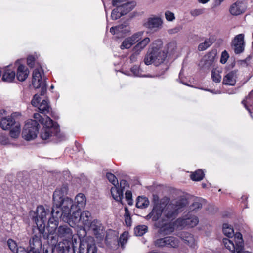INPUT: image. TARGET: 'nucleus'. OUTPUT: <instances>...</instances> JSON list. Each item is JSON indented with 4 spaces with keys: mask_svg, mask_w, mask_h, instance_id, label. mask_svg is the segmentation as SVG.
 I'll return each instance as SVG.
<instances>
[{
    "mask_svg": "<svg viewBox=\"0 0 253 253\" xmlns=\"http://www.w3.org/2000/svg\"><path fill=\"white\" fill-rule=\"evenodd\" d=\"M56 234L60 238L70 239L72 238L73 231L67 225H60L56 230Z\"/></svg>",
    "mask_w": 253,
    "mask_h": 253,
    "instance_id": "nucleus-18",
    "label": "nucleus"
},
{
    "mask_svg": "<svg viewBox=\"0 0 253 253\" xmlns=\"http://www.w3.org/2000/svg\"><path fill=\"white\" fill-rule=\"evenodd\" d=\"M150 42V40L149 38H145L133 47V51L138 54L148 45Z\"/></svg>",
    "mask_w": 253,
    "mask_h": 253,
    "instance_id": "nucleus-32",
    "label": "nucleus"
},
{
    "mask_svg": "<svg viewBox=\"0 0 253 253\" xmlns=\"http://www.w3.org/2000/svg\"><path fill=\"white\" fill-rule=\"evenodd\" d=\"M7 245L9 249L14 253H16L19 250V247H17L16 242L11 239L8 240Z\"/></svg>",
    "mask_w": 253,
    "mask_h": 253,
    "instance_id": "nucleus-46",
    "label": "nucleus"
},
{
    "mask_svg": "<svg viewBox=\"0 0 253 253\" xmlns=\"http://www.w3.org/2000/svg\"><path fill=\"white\" fill-rule=\"evenodd\" d=\"M204 176V172L201 169H198L191 174V178L193 181H200L203 178Z\"/></svg>",
    "mask_w": 253,
    "mask_h": 253,
    "instance_id": "nucleus-43",
    "label": "nucleus"
},
{
    "mask_svg": "<svg viewBox=\"0 0 253 253\" xmlns=\"http://www.w3.org/2000/svg\"><path fill=\"white\" fill-rule=\"evenodd\" d=\"M211 78L212 80L215 83H219L221 80V76L218 71L212 70L211 72Z\"/></svg>",
    "mask_w": 253,
    "mask_h": 253,
    "instance_id": "nucleus-48",
    "label": "nucleus"
},
{
    "mask_svg": "<svg viewBox=\"0 0 253 253\" xmlns=\"http://www.w3.org/2000/svg\"><path fill=\"white\" fill-rule=\"evenodd\" d=\"M122 2V0H112V5L114 6L117 7L115 9L113 10L112 12L111 17L112 19L117 20L123 16L121 13L122 12L121 8L118 7V4H120Z\"/></svg>",
    "mask_w": 253,
    "mask_h": 253,
    "instance_id": "nucleus-28",
    "label": "nucleus"
},
{
    "mask_svg": "<svg viewBox=\"0 0 253 253\" xmlns=\"http://www.w3.org/2000/svg\"><path fill=\"white\" fill-rule=\"evenodd\" d=\"M9 139L8 137L3 134H1L0 136V143L2 145H7L9 144Z\"/></svg>",
    "mask_w": 253,
    "mask_h": 253,
    "instance_id": "nucleus-55",
    "label": "nucleus"
},
{
    "mask_svg": "<svg viewBox=\"0 0 253 253\" xmlns=\"http://www.w3.org/2000/svg\"><path fill=\"white\" fill-rule=\"evenodd\" d=\"M214 42V40L213 38H211V37L207 38L205 39L204 42L201 43L199 44L198 49L200 51H204L211 46Z\"/></svg>",
    "mask_w": 253,
    "mask_h": 253,
    "instance_id": "nucleus-35",
    "label": "nucleus"
},
{
    "mask_svg": "<svg viewBox=\"0 0 253 253\" xmlns=\"http://www.w3.org/2000/svg\"><path fill=\"white\" fill-rule=\"evenodd\" d=\"M163 42L161 40H155L149 48L144 59V63L147 65L154 64L156 66L163 64L166 61L167 53L162 50Z\"/></svg>",
    "mask_w": 253,
    "mask_h": 253,
    "instance_id": "nucleus-2",
    "label": "nucleus"
},
{
    "mask_svg": "<svg viewBox=\"0 0 253 253\" xmlns=\"http://www.w3.org/2000/svg\"><path fill=\"white\" fill-rule=\"evenodd\" d=\"M16 123H19L16 122L14 118L11 117H4L1 119L0 126L3 130H7L12 128Z\"/></svg>",
    "mask_w": 253,
    "mask_h": 253,
    "instance_id": "nucleus-23",
    "label": "nucleus"
},
{
    "mask_svg": "<svg viewBox=\"0 0 253 253\" xmlns=\"http://www.w3.org/2000/svg\"><path fill=\"white\" fill-rule=\"evenodd\" d=\"M16 253H32L28 249L26 250L25 248L22 247H19V250Z\"/></svg>",
    "mask_w": 253,
    "mask_h": 253,
    "instance_id": "nucleus-60",
    "label": "nucleus"
},
{
    "mask_svg": "<svg viewBox=\"0 0 253 253\" xmlns=\"http://www.w3.org/2000/svg\"><path fill=\"white\" fill-rule=\"evenodd\" d=\"M106 177L108 180L114 186L118 185V181L116 177L111 173H107Z\"/></svg>",
    "mask_w": 253,
    "mask_h": 253,
    "instance_id": "nucleus-49",
    "label": "nucleus"
},
{
    "mask_svg": "<svg viewBox=\"0 0 253 253\" xmlns=\"http://www.w3.org/2000/svg\"><path fill=\"white\" fill-rule=\"evenodd\" d=\"M164 219L162 221H158L155 223V226L159 228L158 233L162 235L165 236L170 234L174 231L173 227L170 224L164 222Z\"/></svg>",
    "mask_w": 253,
    "mask_h": 253,
    "instance_id": "nucleus-16",
    "label": "nucleus"
},
{
    "mask_svg": "<svg viewBox=\"0 0 253 253\" xmlns=\"http://www.w3.org/2000/svg\"><path fill=\"white\" fill-rule=\"evenodd\" d=\"M15 72L7 68L4 70L2 77V80L5 82H11L15 79Z\"/></svg>",
    "mask_w": 253,
    "mask_h": 253,
    "instance_id": "nucleus-33",
    "label": "nucleus"
},
{
    "mask_svg": "<svg viewBox=\"0 0 253 253\" xmlns=\"http://www.w3.org/2000/svg\"><path fill=\"white\" fill-rule=\"evenodd\" d=\"M20 133V123H16L15 126L11 128L10 131V135L11 138L16 139L19 136Z\"/></svg>",
    "mask_w": 253,
    "mask_h": 253,
    "instance_id": "nucleus-37",
    "label": "nucleus"
},
{
    "mask_svg": "<svg viewBox=\"0 0 253 253\" xmlns=\"http://www.w3.org/2000/svg\"><path fill=\"white\" fill-rule=\"evenodd\" d=\"M40 126L36 120L33 119L26 121L22 132V137L27 141L35 139L39 132Z\"/></svg>",
    "mask_w": 253,
    "mask_h": 253,
    "instance_id": "nucleus-6",
    "label": "nucleus"
},
{
    "mask_svg": "<svg viewBox=\"0 0 253 253\" xmlns=\"http://www.w3.org/2000/svg\"><path fill=\"white\" fill-rule=\"evenodd\" d=\"M176 48V44L175 42H171L168 44V50L172 53Z\"/></svg>",
    "mask_w": 253,
    "mask_h": 253,
    "instance_id": "nucleus-56",
    "label": "nucleus"
},
{
    "mask_svg": "<svg viewBox=\"0 0 253 253\" xmlns=\"http://www.w3.org/2000/svg\"><path fill=\"white\" fill-rule=\"evenodd\" d=\"M75 248L73 242L65 239L63 241L59 242L55 249L58 253H75Z\"/></svg>",
    "mask_w": 253,
    "mask_h": 253,
    "instance_id": "nucleus-13",
    "label": "nucleus"
},
{
    "mask_svg": "<svg viewBox=\"0 0 253 253\" xmlns=\"http://www.w3.org/2000/svg\"><path fill=\"white\" fill-rule=\"evenodd\" d=\"M132 197V195L131 192L129 190L126 191L125 193V198L126 201H127V203L129 205H132L133 204Z\"/></svg>",
    "mask_w": 253,
    "mask_h": 253,
    "instance_id": "nucleus-51",
    "label": "nucleus"
},
{
    "mask_svg": "<svg viewBox=\"0 0 253 253\" xmlns=\"http://www.w3.org/2000/svg\"><path fill=\"white\" fill-rule=\"evenodd\" d=\"M81 224H82L86 228L91 223L92 217L91 213L87 211L81 212Z\"/></svg>",
    "mask_w": 253,
    "mask_h": 253,
    "instance_id": "nucleus-29",
    "label": "nucleus"
},
{
    "mask_svg": "<svg viewBox=\"0 0 253 253\" xmlns=\"http://www.w3.org/2000/svg\"><path fill=\"white\" fill-rule=\"evenodd\" d=\"M32 84L35 88H41V95H44L47 91L46 81L42 80L41 74L38 69H35L33 73Z\"/></svg>",
    "mask_w": 253,
    "mask_h": 253,
    "instance_id": "nucleus-8",
    "label": "nucleus"
},
{
    "mask_svg": "<svg viewBox=\"0 0 253 253\" xmlns=\"http://www.w3.org/2000/svg\"><path fill=\"white\" fill-rule=\"evenodd\" d=\"M117 31L122 34H126L130 31V27L127 22L117 26Z\"/></svg>",
    "mask_w": 253,
    "mask_h": 253,
    "instance_id": "nucleus-42",
    "label": "nucleus"
},
{
    "mask_svg": "<svg viewBox=\"0 0 253 253\" xmlns=\"http://www.w3.org/2000/svg\"><path fill=\"white\" fill-rule=\"evenodd\" d=\"M118 186H119L120 189L122 190V191L124 192L125 188L128 186V184L126 180L122 179L120 180V185H118Z\"/></svg>",
    "mask_w": 253,
    "mask_h": 253,
    "instance_id": "nucleus-57",
    "label": "nucleus"
},
{
    "mask_svg": "<svg viewBox=\"0 0 253 253\" xmlns=\"http://www.w3.org/2000/svg\"><path fill=\"white\" fill-rule=\"evenodd\" d=\"M188 204L186 198L182 197L167 204L163 208V216L167 219H174Z\"/></svg>",
    "mask_w": 253,
    "mask_h": 253,
    "instance_id": "nucleus-3",
    "label": "nucleus"
},
{
    "mask_svg": "<svg viewBox=\"0 0 253 253\" xmlns=\"http://www.w3.org/2000/svg\"><path fill=\"white\" fill-rule=\"evenodd\" d=\"M223 232L224 234L229 238H232L234 235L233 228L227 223L223 224Z\"/></svg>",
    "mask_w": 253,
    "mask_h": 253,
    "instance_id": "nucleus-38",
    "label": "nucleus"
},
{
    "mask_svg": "<svg viewBox=\"0 0 253 253\" xmlns=\"http://www.w3.org/2000/svg\"><path fill=\"white\" fill-rule=\"evenodd\" d=\"M131 71L135 76H140L139 69L137 66H134L131 68Z\"/></svg>",
    "mask_w": 253,
    "mask_h": 253,
    "instance_id": "nucleus-59",
    "label": "nucleus"
},
{
    "mask_svg": "<svg viewBox=\"0 0 253 253\" xmlns=\"http://www.w3.org/2000/svg\"><path fill=\"white\" fill-rule=\"evenodd\" d=\"M177 224L183 227L191 228L195 226L199 222L198 217L191 214L183 218H178L176 220Z\"/></svg>",
    "mask_w": 253,
    "mask_h": 253,
    "instance_id": "nucleus-15",
    "label": "nucleus"
},
{
    "mask_svg": "<svg viewBox=\"0 0 253 253\" xmlns=\"http://www.w3.org/2000/svg\"><path fill=\"white\" fill-rule=\"evenodd\" d=\"M125 217H126V216H130L129 210L127 207L125 208Z\"/></svg>",
    "mask_w": 253,
    "mask_h": 253,
    "instance_id": "nucleus-64",
    "label": "nucleus"
},
{
    "mask_svg": "<svg viewBox=\"0 0 253 253\" xmlns=\"http://www.w3.org/2000/svg\"><path fill=\"white\" fill-rule=\"evenodd\" d=\"M162 214L163 215L162 206L159 205H156L153 207L151 212L146 216V219H149L152 218L153 221H157Z\"/></svg>",
    "mask_w": 253,
    "mask_h": 253,
    "instance_id": "nucleus-22",
    "label": "nucleus"
},
{
    "mask_svg": "<svg viewBox=\"0 0 253 253\" xmlns=\"http://www.w3.org/2000/svg\"><path fill=\"white\" fill-rule=\"evenodd\" d=\"M229 57V56L228 52L226 50H224L222 52L220 62L222 64H225L227 62Z\"/></svg>",
    "mask_w": 253,
    "mask_h": 253,
    "instance_id": "nucleus-53",
    "label": "nucleus"
},
{
    "mask_svg": "<svg viewBox=\"0 0 253 253\" xmlns=\"http://www.w3.org/2000/svg\"><path fill=\"white\" fill-rule=\"evenodd\" d=\"M204 12V9H194L190 11V14L194 17L198 16Z\"/></svg>",
    "mask_w": 253,
    "mask_h": 253,
    "instance_id": "nucleus-52",
    "label": "nucleus"
},
{
    "mask_svg": "<svg viewBox=\"0 0 253 253\" xmlns=\"http://www.w3.org/2000/svg\"><path fill=\"white\" fill-rule=\"evenodd\" d=\"M80 210L75 209V211L71 214V211L67 215V218L68 220H63L65 222L69 223V224H73L76 225L77 224L81 223V212L79 211Z\"/></svg>",
    "mask_w": 253,
    "mask_h": 253,
    "instance_id": "nucleus-21",
    "label": "nucleus"
},
{
    "mask_svg": "<svg viewBox=\"0 0 253 253\" xmlns=\"http://www.w3.org/2000/svg\"><path fill=\"white\" fill-rule=\"evenodd\" d=\"M37 230H35V232H33L34 234L29 241V250L32 253H41L42 251L41 235L39 231L36 232Z\"/></svg>",
    "mask_w": 253,
    "mask_h": 253,
    "instance_id": "nucleus-10",
    "label": "nucleus"
},
{
    "mask_svg": "<svg viewBox=\"0 0 253 253\" xmlns=\"http://www.w3.org/2000/svg\"><path fill=\"white\" fill-rule=\"evenodd\" d=\"M154 245L158 248H175L179 245V240L173 236H167L156 239L154 241Z\"/></svg>",
    "mask_w": 253,
    "mask_h": 253,
    "instance_id": "nucleus-9",
    "label": "nucleus"
},
{
    "mask_svg": "<svg viewBox=\"0 0 253 253\" xmlns=\"http://www.w3.org/2000/svg\"><path fill=\"white\" fill-rule=\"evenodd\" d=\"M143 33V31L138 32L132 35L131 37H129V39L134 44L142 38Z\"/></svg>",
    "mask_w": 253,
    "mask_h": 253,
    "instance_id": "nucleus-45",
    "label": "nucleus"
},
{
    "mask_svg": "<svg viewBox=\"0 0 253 253\" xmlns=\"http://www.w3.org/2000/svg\"><path fill=\"white\" fill-rule=\"evenodd\" d=\"M148 231V227L145 225H138L134 228V232L136 236H141Z\"/></svg>",
    "mask_w": 253,
    "mask_h": 253,
    "instance_id": "nucleus-39",
    "label": "nucleus"
},
{
    "mask_svg": "<svg viewBox=\"0 0 253 253\" xmlns=\"http://www.w3.org/2000/svg\"><path fill=\"white\" fill-rule=\"evenodd\" d=\"M231 47L236 54H240L244 51L245 42L243 34H238L234 37L231 42Z\"/></svg>",
    "mask_w": 253,
    "mask_h": 253,
    "instance_id": "nucleus-11",
    "label": "nucleus"
},
{
    "mask_svg": "<svg viewBox=\"0 0 253 253\" xmlns=\"http://www.w3.org/2000/svg\"><path fill=\"white\" fill-rule=\"evenodd\" d=\"M45 209H48L50 212L48 214L46 215H50V217L48 219V224H53V226H51V229L50 230H53L55 231V230L57 229L58 225V219L59 218L62 219V213L59 212V209H57L54 210L52 208L51 211L50 210L49 207L46 206V207H44Z\"/></svg>",
    "mask_w": 253,
    "mask_h": 253,
    "instance_id": "nucleus-12",
    "label": "nucleus"
},
{
    "mask_svg": "<svg viewBox=\"0 0 253 253\" xmlns=\"http://www.w3.org/2000/svg\"><path fill=\"white\" fill-rule=\"evenodd\" d=\"M149 204V200L145 197L139 196L137 198L136 206L138 208L143 209L147 207Z\"/></svg>",
    "mask_w": 253,
    "mask_h": 253,
    "instance_id": "nucleus-36",
    "label": "nucleus"
},
{
    "mask_svg": "<svg viewBox=\"0 0 253 253\" xmlns=\"http://www.w3.org/2000/svg\"><path fill=\"white\" fill-rule=\"evenodd\" d=\"M49 212L48 209H45L43 206L40 205L37 207L36 211H30V215L32 216V221L36 225L34 232H35V230L39 231L41 235H42L43 238L46 240L47 243L51 246L53 249L56 248L59 237L53 230L47 229V231H45L46 215Z\"/></svg>",
    "mask_w": 253,
    "mask_h": 253,
    "instance_id": "nucleus-1",
    "label": "nucleus"
},
{
    "mask_svg": "<svg viewBox=\"0 0 253 253\" xmlns=\"http://www.w3.org/2000/svg\"><path fill=\"white\" fill-rule=\"evenodd\" d=\"M58 202L57 203L55 201H53L52 208L54 210L59 209V212L62 214V220H68L67 215L74 208L73 200L69 197H65L60 198Z\"/></svg>",
    "mask_w": 253,
    "mask_h": 253,
    "instance_id": "nucleus-7",
    "label": "nucleus"
},
{
    "mask_svg": "<svg viewBox=\"0 0 253 253\" xmlns=\"http://www.w3.org/2000/svg\"><path fill=\"white\" fill-rule=\"evenodd\" d=\"M34 120H36L38 123L40 122L42 124H43L44 125V123L45 121H44V119L41 116V115L39 113H35L34 114Z\"/></svg>",
    "mask_w": 253,
    "mask_h": 253,
    "instance_id": "nucleus-54",
    "label": "nucleus"
},
{
    "mask_svg": "<svg viewBox=\"0 0 253 253\" xmlns=\"http://www.w3.org/2000/svg\"><path fill=\"white\" fill-rule=\"evenodd\" d=\"M165 16L166 20L168 21L171 22L175 19V17L174 13L169 10H167L165 11Z\"/></svg>",
    "mask_w": 253,
    "mask_h": 253,
    "instance_id": "nucleus-50",
    "label": "nucleus"
},
{
    "mask_svg": "<svg viewBox=\"0 0 253 253\" xmlns=\"http://www.w3.org/2000/svg\"><path fill=\"white\" fill-rule=\"evenodd\" d=\"M82 231L83 235L78 233L80 240L78 253H97V248L93 237L85 236V230Z\"/></svg>",
    "mask_w": 253,
    "mask_h": 253,
    "instance_id": "nucleus-5",
    "label": "nucleus"
},
{
    "mask_svg": "<svg viewBox=\"0 0 253 253\" xmlns=\"http://www.w3.org/2000/svg\"><path fill=\"white\" fill-rule=\"evenodd\" d=\"M40 137L42 140L48 141L61 138L59 125L54 123L50 117L46 116L44 127L41 130Z\"/></svg>",
    "mask_w": 253,
    "mask_h": 253,
    "instance_id": "nucleus-4",
    "label": "nucleus"
},
{
    "mask_svg": "<svg viewBox=\"0 0 253 253\" xmlns=\"http://www.w3.org/2000/svg\"><path fill=\"white\" fill-rule=\"evenodd\" d=\"M163 20L160 17H154L149 18L145 24V26L151 30L157 31L162 27Z\"/></svg>",
    "mask_w": 253,
    "mask_h": 253,
    "instance_id": "nucleus-19",
    "label": "nucleus"
},
{
    "mask_svg": "<svg viewBox=\"0 0 253 253\" xmlns=\"http://www.w3.org/2000/svg\"><path fill=\"white\" fill-rule=\"evenodd\" d=\"M111 193L113 199L118 202H121L123 198V192L117 185L114 186L111 189Z\"/></svg>",
    "mask_w": 253,
    "mask_h": 253,
    "instance_id": "nucleus-30",
    "label": "nucleus"
},
{
    "mask_svg": "<svg viewBox=\"0 0 253 253\" xmlns=\"http://www.w3.org/2000/svg\"><path fill=\"white\" fill-rule=\"evenodd\" d=\"M110 32L113 35L119 33L118 31H117V26L111 27L110 29Z\"/></svg>",
    "mask_w": 253,
    "mask_h": 253,
    "instance_id": "nucleus-63",
    "label": "nucleus"
},
{
    "mask_svg": "<svg viewBox=\"0 0 253 253\" xmlns=\"http://www.w3.org/2000/svg\"><path fill=\"white\" fill-rule=\"evenodd\" d=\"M223 243L224 244L225 247L230 250L231 251H236L237 252V248H236V244L233 242V241L224 238L223 240Z\"/></svg>",
    "mask_w": 253,
    "mask_h": 253,
    "instance_id": "nucleus-40",
    "label": "nucleus"
},
{
    "mask_svg": "<svg viewBox=\"0 0 253 253\" xmlns=\"http://www.w3.org/2000/svg\"><path fill=\"white\" fill-rule=\"evenodd\" d=\"M237 71L233 70L229 72L223 78L222 83L225 85L234 86L236 82Z\"/></svg>",
    "mask_w": 253,
    "mask_h": 253,
    "instance_id": "nucleus-24",
    "label": "nucleus"
},
{
    "mask_svg": "<svg viewBox=\"0 0 253 253\" xmlns=\"http://www.w3.org/2000/svg\"><path fill=\"white\" fill-rule=\"evenodd\" d=\"M180 29H181L180 27H175L174 28H173V29L169 30V34L176 33L178 32H179L180 30Z\"/></svg>",
    "mask_w": 253,
    "mask_h": 253,
    "instance_id": "nucleus-62",
    "label": "nucleus"
},
{
    "mask_svg": "<svg viewBox=\"0 0 253 253\" xmlns=\"http://www.w3.org/2000/svg\"><path fill=\"white\" fill-rule=\"evenodd\" d=\"M246 8L244 4L241 2L237 1L232 4L229 8L230 14L233 16H238L244 13Z\"/></svg>",
    "mask_w": 253,
    "mask_h": 253,
    "instance_id": "nucleus-20",
    "label": "nucleus"
},
{
    "mask_svg": "<svg viewBox=\"0 0 253 253\" xmlns=\"http://www.w3.org/2000/svg\"><path fill=\"white\" fill-rule=\"evenodd\" d=\"M133 44V43H132V42L130 41V39H129V38L128 37L123 41L120 47L122 49H129L132 46Z\"/></svg>",
    "mask_w": 253,
    "mask_h": 253,
    "instance_id": "nucleus-47",
    "label": "nucleus"
},
{
    "mask_svg": "<svg viewBox=\"0 0 253 253\" xmlns=\"http://www.w3.org/2000/svg\"><path fill=\"white\" fill-rule=\"evenodd\" d=\"M68 187L66 185H63L60 188L57 189L54 192L53 194V201H55L56 202L58 203L60 198L65 197V194L67 193Z\"/></svg>",
    "mask_w": 253,
    "mask_h": 253,
    "instance_id": "nucleus-26",
    "label": "nucleus"
},
{
    "mask_svg": "<svg viewBox=\"0 0 253 253\" xmlns=\"http://www.w3.org/2000/svg\"><path fill=\"white\" fill-rule=\"evenodd\" d=\"M118 7L119 8H121V10L122 11V12L121 13L123 16L132 10L133 8L134 5H133L132 2H127L123 4H118Z\"/></svg>",
    "mask_w": 253,
    "mask_h": 253,
    "instance_id": "nucleus-34",
    "label": "nucleus"
},
{
    "mask_svg": "<svg viewBox=\"0 0 253 253\" xmlns=\"http://www.w3.org/2000/svg\"><path fill=\"white\" fill-rule=\"evenodd\" d=\"M125 222L127 226L131 225V218L130 216H126L125 217Z\"/></svg>",
    "mask_w": 253,
    "mask_h": 253,
    "instance_id": "nucleus-61",
    "label": "nucleus"
},
{
    "mask_svg": "<svg viewBox=\"0 0 253 253\" xmlns=\"http://www.w3.org/2000/svg\"><path fill=\"white\" fill-rule=\"evenodd\" d=\"M86 228L91 231L97 238H101L104 235V227L99 220L94 219Z\"/></svg>",
    "mask_w": 253,
    "mask_h": 253,
    "instance_id": "nucleus-14",
    "label": "nucleus"
},
{
    "mask_svg": "<svg viewBox=\"0 0 253 253\" xmlns=\"http://www.w3.org/2000/svg\"><path fill=\"white\" fill-rule=\"evenodd\" d=\"M76 205L75 209L81 210L83 208L86 204V198L85 195L83 193L78 194L75 199Z\"/></svg>",
    "mask_w": 253,
    "mask_h": 253,
    "instance_id": "nucleus-31",
    "label": "nucleus"
},
{
    "mask_svg": "<svg viewBox=\"0 0 253 253\" xmlns=\"http://www.w3.org/2000/svg\"><path fill=\"white\" fill-rule=\"evenodd\" d=\"M214 62V56L211 53L205 56L200 61L199 66L202 70L204 72L209 71L213 66Z\"/></svg>",
    "mask_w": 253,
    "mask_h": 253,
    "instance_id": "nucleus-17",
    "label": "nucleus"
},
{
    "mask_svg": "<svg viewBox=\"0 0 253 253\" xmlns=\"http://www.w3.org/2000/svg\"><path fill=\"white\" fill-rule=\"evenodd\" d=\"M40 112L42 114H46L49 112L50 107L46 100H43L38 108Z\"/></svg>",
    "mask_w": 253,
    "mask_h": 253,
    "instance_id": "nucleus-41",
    "label": "nucleus"
},
{
    "mask_svg": "<svg viewBox=\"0 0 253 253\" xmlns=\"http://www.w3.org/2000/svg\"><path fill=\"white\" fill-rule=\"evenodd\" d=\"M202 207V204L200 202L199 200L194 202L190 206L189 210L190 212H196L199 209H201Z\"/></svg>",
    "mask_w": 253,
    "mask_h": 253,
    "instance_id": "nucleus-44",
    "label": "nucleus"
},
{
    "mask_svg": "<svg viewBox=\"0 0 253 253\" xmlns=\"http://www.w3.org/2000/svg\"><path fill=\"white\" fill-rule=\"evenodd\" d=\"M234 243L236 244L237 253H244V243L242 234L238 232L234 234Z\"/></svg>",
    "mask_w": 253,
    "mask_h": 253,
    "instance_id": "nucleus-27",
    "label": "nucleus"
},
{
    "mask_svg": "<svg viewBox=\"0 0 253 253\" xmlns=\"http://www.w3.org/2000/svg\"><path fill=\"white\" fill-rule=\"evenodd\" d=\"M27 64L31 67L33 68L35 63V58L33 56H29L27 58Z\"/></svg>",
    "mask_w": 253,
    "mask_h": 253,
    "instance_id": "nucleus-58",
    "label": "nucleus"
},
{
    "mask_svg": "<svg viewBox=\"0 0 253 253\" xmlns=\"http://www.w3.org/2000/svg\"><path fill=\"white\" fill-rule=\"evenodd\" d=\"M29 73L28 69L23 65H20L17 71V79L23 82L28 77Z\"/></svg>",
    "mask_w": 253,
    "mask_h": 253,
    "instance_id": "nucleus-25",
    "label": "nucleus"
}]
</instances>
